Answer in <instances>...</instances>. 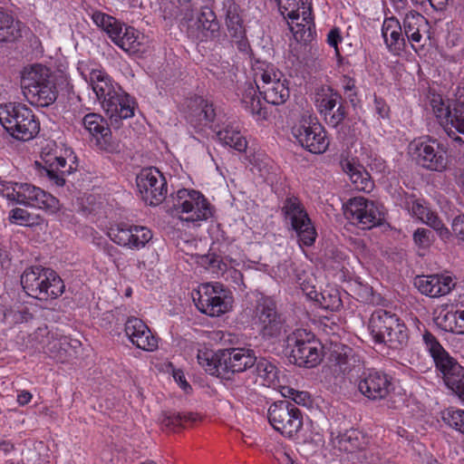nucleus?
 Wrapping results in <instances>:
<instances>
[{"label": "nucleus", "mask_w": 464, "mask_h": 464, "mask_svg": "<svg viewBox=\"0 0 464 464\" xmlns=\"http://www.w3.org/2000/svg\"><path fill=\"white\" fill-rule=\"evenodd\" d=\"M31 399L32 394L26 391H23L17 395V402L21 406L27 404L31 401Z\"/></svg>", "instance_id": "338daca9"}, {"label": "nucleus", "mask_w": 464, "mask_h": 464, "mask_svg": "<svg viewBox=\"0 0 464 464\" xmlns=\"http://www.w3.org/2000/svg\"><path fill=\"white\" fill-rule=\"evenodd\" d=\"M277 459L279 464H296L293 457L287 452H281Z\"/></svg>", "instance_id": "774afa93"}, {"label": "nucleus", "mask_w": 464, "mask_h": 464, "mask_svg": "<svg viewBox=\"0 0 464 464\" xmlns=\"http://www.w3.org/2000/svg\"><path fill=\"white\" fill-rule=\"evenodd\" d=\"M414 284L421 294L430 297L446 295L455 285L452 277L448 275L417 276Z\"/></svg>", "instance_id": "c85d7f7f"}, {"label": "nucleus", "mask_w": 464, "mask_h": 464, "mask_svg": "<svg viewBox=\"0 0 464 464\" xmlns=\"http://www.w3.org/2000/svg\"><path fill=\"white\" fill-rule=\"evenodd\" d=\"M369 331L376 343H386L392 349H401L409 340L405 324L389 311L375 310L369 321Z\"/></svg>", "instance_id": "20e7f679"}, {"label": "nucleus", "mask_w": 464, "mask_h": 464, "mask_svg": "<svg viewBox=\"0 0 464 464\" xmlns=\"http://www.w3.org/2000/svg\"><path fill=\"white\" fill-rule=\"evenodd\" d=\"M197 360L198 364L209 374L228 382L232 381V349L213 352L208 349L198 350Z\"/></svg>", "instance_id": "aec40b11"}, {"label": "nucleus", "mask_w": 464, "mask_h": 464, "mask_svg": "<svg viewBox=\"0 0 464 464\" xmlns=\"http://www.w3.org/2000/svg\"><path fill=\"white\" fill-rule=\"evenodd\" d=\"M188 106L191 111L188 116L190 122L196 121L199 125H208L214 121L216 113L213 104L202 97H195Z\"/></svg>", "instance_id": "c9c22d12"}, {"label": "nucleus", "mask_w": 464, "mask_h": 464, "mask_svg": "<svg viewBox=\"0 0 464 464\" xmlns=\"http://www.w3.org/2000/svg\"><path fill=\"white\" fill-rule=\"evenodd\" d=\"M248 142L246 138L240 133L234 132V150H237L239 152H245V160H248L251 164L253 163L252 159H250V154L248 153Z\"/></svg>", "instance_id": "4d7b16f0"}, {"label": "nucleus", "mask_w": 464, "mask_h": 464, "mask_svg": "<svg viewBox=\"0 0 464 464\" xmlns=\"http://www.w3.org/2000/svg\"><path fill=\"white\" fill-rule=\"evenodd\" d=\"M198 263L205 268H215L218 266L219 260L215 255H202L198 257Z\"/></svg>", "instance_id": "052dcab7"}, {"label": "nucleus", "mask_w": 464, "mask_h": 464, "mask_svg": "<svg viewBox=\"0 0 464 464\" xmlns=\"http://www.w3.org/2000/svg\"><path fill=\"white\" fill-rule=\"evenodd\" d=\"M172 214H186L180 219L199 226L200 221L212 217V208L205 197L197 190L181 188L171 195Z\"/></svg>", "instance_id": "0eeeda50"}, {"label": "nucleus", "mask_w": 464, "mask_h": 464, "mask_svg": "<svg viewBox=\"0 0 464 464\" xmlns=\"http://www.w3.org/2000/svg\"><path fill=\"white\" fill-rule=\"evenodd\" d=\"M452 233L459 239L464 241V215L457 216L451 225Z\"/></svg>", "instance_id": "13d9d810"}, {"label": "nucleus", "mask_w": 464, "mask_h": 464, "mask_svg": "<svg viewBox=\"0 0 464 464\" xmlns=\"http://www.w3.org/2000/svg\"><path fill=\"white\" fill-rule=\"evenodd\" d=\"M89 81L111 124H118L120 121L134 115L135 102L129 94L121 93V87L116 88L105 72L92 70Z\"/></svg>", "instance_id": "f257e3e1"}, {"label": "nucleus", "mask_w": 464, "mask_h": 464, "mask_svg": "<svg viewBox=\"0 0 464 464\" xmlns=\"http://www.w3.org/2000/svg\"><path fill=\"white\" fill-rule=\"evenodd\" d=\"M332 361L334 371L343 375L349 373L360 363L359 357L351 347L346 345L335 346L332 353Z\"/></svg>", "instance_id": "473e14b6"}, {"label": "nucleus", "mask_w": 464, "mask_h": 464, "mask_svg": "<svg viewBox=\"0 0 464 464\" xmlns=\"http://www.w3.org/2000/svg\"><path fill=\"white\" fill-rule=\"evenodd\" d=\"M340 165L343 171L349 177L354 189L363 192L372 190L374 183L356 158L351 157L348 153H342Z\"/></svg>", "instance_id": "a878e982"}, {"label": "nucleus", "mask_w": 464, "mask_h": 464, "mask_svg": "<svg viewBox=\"0 0 464 464\" xmlns=\"http://www.w3.org/2000/svg\"><path fill=\"white\" fill-rule=\"evenodd\" d=\"M173 377H174L175 381L179 383L180 387L183 390L186 391L188 388L190 389V385L186 381L184 373H183L182 371H180V370L174 371Z\"/></svg>", "instance_id": "69168bd1"}, {"label": "nucleus", "mask_w": 464, "mask_h": 464, "mask_svg": "<svg viewBox=\"0 0 464 464\" xmlns=\"http://www.w3.org/2000/svg\"><path fill=\"white\" fill-rule=\"evenodd\" d=\"M135 226L127 223L115 224L109 228L108 236L118 246L127 247V243H130V237Z\"/></svg>", "instance_id": "a18cd8bd"}, {"label": "nucleus", "mask_w": 464, "mask_h": 464, "mask_svg": "<svg viewBox=\"0 0 464 464\" xmlns=\"http://www.w3.org/2000/svg\"><path fill=\"white\" fill-rule=\"evenodd\" d=\"M21 285L26 295L39 301L54 300L61 296L65 285L53 269L42 266H32L21 276Z\"/></svg>", "instance_id": "f03ea898"}, {"label": "nucleus", "mask_w": 464, "mask_h": 464, "mask_svg": "<svg viewBox=\"0 0 464 464\" xmlns=\"http://www.w3.org/2000/svg\"><path fill=\"white\" fill-rule=\"evenodd\" d=\"M282 212L292 228L295 231L301 246H311L317 237L316 229L301 200L294 196L287 197Z\"/></svg>", "instance_id": "9b49d317"}, {"label": "nucleus", "mask_w": 464, "mask_h": 464, "mask_svg": "<svg viewBox=\"0 0 464 464\" xmlns=\"http://www.w3.org/2000/svg\"><path fill=\"white\" fill-rule=\"evenodd\" d=\"M113 42L122 50L130 52L135 48V44L137 42L134 29L131 27H126L124 32L118 34L117 38H114Z\"/></svg>", "instance_id": "8fccbe9b"}, {"label": "nucleus", "mask_w": 464, "mask_h": 464, "mask_svg": "<svg viewBox=\"0 0 464 464\" xmlns=\"http://www.w3.org/2000/svg\"><path fill=\"white\" fill-rule=\"evenodd\" d=\"M405 208L412 217L432 227L442 239L449 238L450 235V230L444 226L437 214L431 211L427 206L423 205L420 200L412 197L407 198L405 200Z\"/></svg>", "instance_id": "bb28decb"}, {"label": "nucleus", "mask_w": 464, "mask_h": 464, "mask_svg": "<svg viewBox=\"0 0 464 464\" xmlns=\"http://www.w3.org/2000/svg\"><path fill=\"white\" fill-rule=\"evenodd\" d=\"M433 240L434 237L432 232L427 228H418L413 234V241L420 248H429L433 243Z\"/></svg>", "instance_id": "864d4df0"}, {"label": "nucleus", "mask_w": 464, "mask_h": 464, "mask_svg": "<svg viewBox=\"0 0 464 464\" xmlns=\"http://www.w3.org/2000/svg\"><path fill=\"white\" fill-rule=\"evenodd\" d=\"M434 322L441 330L456 333V311L449 309V306H441L435 311Z\"/></svg>", "instance_id": "c03bdc74"}, {"label": "nucleus", "mask_w": 464, "mask_h": 464, "mask_svg": "<svg viewBox=\"0 0 464 464\" xmlns=\"http://www.w3.org/2000/svg\"><path fill=\"white\" fill-rule=\"evenodd\" d=\"M409 153L418 165L431 171H443L449 164L447 149L429 136L414 139L409 144Z\"/></svg>", "instance_id": "9d476101"}, {"label": "nucleus", "mask_w": 464, "mask_h": 464, "mask_svg": "<svg viewBox=\"0 0 464 464\" xmlns=\"http://www.w3.org/2000/svg\"><path fill=\"white\" fill-rule=\"evenodd\" d=\"M44 166L40 169L42 176H46L56 186L63 187L65 184L63 175L72 172V167L63 169L66 167V160L63 157H49L44 159Z\"/></svg>", "instance_id": "f704fd0d"}, {"label": "nucleus", "mask_w": 464, "mask_h": 464, "mask_svg": "<svg viewBox=\"0 0 464 464\" xmlns=\"http://www.w3.org/2000/svg\"><path fill=\"white\" fill-rule=\"evenodd\" d=\"M0 123L13 138L24 141L32 140L40 130L33 111L22 103L0 104Z\"/></svg>", "instance_id": "39448f33"}, {"label": "nucleus", "mask_w": 464, "mask_h": 464, "mask_svg": "<svg viewBox=\"0 0 464 464\" xmlns=\"http://www.w3.org/2000/svg\"><path fill=\"white\" fill-rule=\"evenodd\" d=\"M344 214L352 223L362 229H371L384 219L382 206L362 197L351 198L346 204Z\"/></svg>", "instance_id": "dca6fc26"}, {"label": "nucleus", "mask_w": 464, "mask_h": 464, "mask_svg": "<svg viewBox=\"0 0 464 464\" xmlns=\"http://www.w3.org/2000/svg\"><path fill=\"white\" fill-rule=\"evenodd\" d=\"M269 274L275 279L283 282L298 283L301 280V275L291 260H284V262L278 263L271 268Z\"/></svg>", "instance_id": "a19ab883"}, {"label": "nucleus", "mask_w": 464, "mask_h": 464, "mask_svg": "<svg viewBox=\"0 0 464 464\" xmlns=\"http://www.w3.org/2000/svg\"><path fill=\"white\" fill-rule=\"evenodd\" d=\"M23 24L0 8V42L11 43L22 37Z\"/></svg>", "instance_id": "e433bc0d"}, {"label": "nucleus", "mask_w": 464, "mask_h": 464, "mask_svg": "<svg viewBox=\"0 0 464 464\" xmlns=\"http://www.w3.org/2000/svg\"><path fill=\"white\" fill-rule=\"evenodd\" d=\"M279 392L284 397L293 400L296 404L304 406L310 402V395L308 392L297 391L287 386L285 383Z\"/></svg>", "instance_id": "3c124183"}, {"label": "nucleus", "mask_w": 464, "mask_h": 464, "mask_svg": "<svg viewBox=\"0 0 464 464\" xmlns=\"http://www.w3.org/2000/svg\"><path fill=\"white\" fill-rule=\"evenodd\" d=\"M303 290L306 293V295L320 304V305L328 310H337L341 304L342 301L339 296L337 290L334 289H325L320 293H318L314 287H312L311 290L307 291V288L304 287Z\"/></svg>", "instance_id": "58836bf2"}, {"label": "nucleus", "mask_w": 464, "mask_h": 464, "mask_svg": "<svg viewBox=\"0 0 464 464\" xmlns=\"http://www.w3.org/2000/svg\"><path fill=\"white\" fill-rule=\"evenodd\" d=\"M136 183L145 203L157 206L165 199L167 181L158 169L147 168L141 169L137 175Z\"/></svg>", "instance_id": "6ab92c4d"}, {"label": "nucleus", "mask_w": 464, "mask_h": 464, "mask_svg": "<svg viewBox=\"0 0 464 464\" xmlns=\"http://www.w3.org/2000/svg\"><path fill=\"white\" fill-rule=\"evenodd\" d=\"M391 380L382 372H363L357 380V388L362 395L372 401L382 400L391 391Z\"/></svg>", "instance_id": "5701e85b"}, {"label": "nucleus", "mask_w": 464, "mask_h": 464, "mask_svg": "<svg viewBox=\"0 0 464 464\" xmlns=\"http://www.w3.org/2000/svg\"><path fill=\"white\" fill-rule=\"evenodd\" d=\"M27 101L37 107H48L58 97V90L50 69L34 64L26 70L21 82Z\"/></svg>", "instance_id": "7ed1b4c3"}, {"label": "nucleus", "mask_w": 464, "mask_h": 464, "mask_svg": "<svg viewBox=\"0 0 464 464\" xmlns=\"http://www.w3.org/2000/svg\"><path fill=\"white\" fill-rule=\"evenodd\" d=\"M292 134L296 141L311 153L322 154L330 144L324 128L309 111L301 114L292 127Z\"/></svg>", "instance_id": "1a4fd4ad"}, {"label": "nucleus", "mask_w": 464, "mask_h": 464, "mask_svg": "<svg viewBox=\"0 0 464 464\" xmlns=\"http://www.w3.org/2000/svg\"><path fill=\"white\" fill-rule=\"evenodd\" d=\"M382 37L386 48L393 55H400L405 49L406 40L401 24L397 17L384 18L382 25Z\"/></svg>", "instance_id": "7c9ffc66"}, {"label": "nucleus", "mask_w": 464, "mask_h": 464, "mask_svg": "<svg viewBox=\"0 0 464 464\" xmlns=\"http://www.w3.org/2000/svg\"><path fill=\"white\" fill-rule=\"evenodd\" d=\"M45 336V340L40 341L43 343L44 352L51 358L59 362H65L75 353V349L80 346V342L72 340L67 336L61 335L55 337L53 334H50L47 328H38L36 337Z\"/></svg>", "instance_id": "4be33fe9"}, {"label": "nucleus", "mask_w": 464, "mask_h": 464, "mask_svg": "<svg viewBox=\"0 0 464 464\" xmlns=\"http://www.w3.org/2000/svg\"><path fill=\"white\" fill-rule=\"evenodd\" d=\"M256 86L252 83L248 84L242 94L241 104L256 121H262L266 120L267 111L256 95Z\"/></svg>", "instance_id": "72a5a7b5"}, {"label": "nucleus", "mask_w": 464, "mask_h": 464, "mask_svg": "<svg viewBox=\"0 0 464 464\" xmlns=\"http://www.w3.org/2000/svg\"><path fill=\"white\" fill-rule=\"evenodd\" d=\"M341 96L329 87H322L315 93L314 102L323 115H328L337 104H341Z\"/></svg>", "instance_id": "4c0bfd02"}, {"label": "nucleus", "mask_w": 464, "mask_h": 464, "mask_svg": "<svg viewBox=\"0 0 464 464\" xmlns=\"http://www.w3.org/2000/svg\"><path fill=\"white\" fill-rule=\"evenodd\" d=\"M374 110L375 112L382 119L389 117L390 108L382 98H374Z\"/></svg>", "instance_id": "680f3d73"}, {"label": "nucleus", "mask_w": 464, "mask_h": 464, "mask_svg": "<svg viewBox=\"0 0 464 464\" xmlns=\"http://www.w3.org/2000/svg\"><path fill=\"white\" fill-rule=\"evenodd\" d=\"M256 380L262 386L273 388L280 391L286 382V377L283 371L277 365L266 358H261L256 362Z\"/></svg>", "instance_id": "c756f323"}, {"label": "nucleus", "mask_w": 464, "mask_h": 464, "mask_svg": "<svg viewBox=\"0 0 464 464\" xmlns=\"http://www.w3.org/2000/svg\"><path fill=\"white\" fill-rule=\"evenodd\" d=\"M324 119H325V121L327 122V124L335 128L340 123H342L343 121L345 119L346 111H345V108L342 104H339L336 111H330V113H328V115H324Z\"/></svg>", "instance_id": "5fc2aeb1"}, {"label": "nucleus", "mask_w": 464, "mask_h": 464, "mask_svg": "<svg viewBox=\"0 0 464 464\" xmlns=\"http://www.w3.org/2000/svg\"><path fill=\"white\" fill-rule=\"evenodd\" d=\"M7 198L20 205L38 208L50 213L59 209V200L55 197L28 183H14Z\"/></svg>", "instance_id": "a211bd4d"}, {"label": "nucleus", "mask_w": 464, "mask_h": 464, "mask_svg": "<svg viewBox=\"0 0 464 464\" xmlns=\"http://www.w3.org/2000/svg\"><path fill=\"white\" fill-rule=\"evenodd\" d=\"M198 419V414L193 412L165 411L160 417V422L169 430H175L177 428L197 421Z\"/></svg>", "instance_id": "ea45409f"}, {"label": "nucleus", "mask_w": 464, "mask_h": 464, "mask_svg": "<svg viewBox=\"0 0 464 464\" xmlns=\"http://www.w3.org/2000/svg\"><path fill=\"white\" fill-rule=\"evenodd\" d=\"M217 289L210 285H204L193 295V301L197 308L203 314L210 316H219L227 312L230 305L228 303L217 295Z\"/></svg>", "instance_id": "b1692460"}, {"label": "nucleus", "mask_w": 464, "mask_h": 464, "mask_svg": "<svg viewBox=\"0 0 464 464\" xmlns=\"http://www.w3.org/2000/svg\"><path fill=\"white\" fill-rule=\"evenodd\" d=\"M456 334H464V309L456 311Z\"/></svg>", "instance_id": "0e129e2a"}, {"label": "nucleus", "mask_w": 464, "mask_h": 464, "mask_svg": "<svg viewBox=\"0 0 464 464\" xmlns=\"http://www.w3.org/2000/svg\"><path fill=\"white\" fill-rule=\"evenodd\" d=\"M434 107L436 117L440 120L444 130L454 140L464 142V87H458L455 92L453 109L444 106Z\"/></svg>", "instance_id": "f3484780"}, {"label": "nucleus", "mask_w": 464, "mask_h": 464, "mask_svg": "<svg viewBox=\"0 0 464 464\" xmlns=\"http://www.w3.org/2000/svg\"><path fill=\"white\" fill-rule=\"evenodd\" d=\"M423 341L445 385L456 393L464 384V367L450 356L432 334L426 332Z\"/></svg>", "instance_id": "423d86ee"}, {"label": "nucleus", "mask_w": 464, "mask_h": 464, "mask_svg": "<svg viewBox=\"0 0 464 464\" xmlns=\"http://www.w3.org/2000/svg\"><path fill=\"white\" fill-rule=\"evenodd\" d=\"M9 220L13 224L28 225L31 221V215L23 208H14L9 213Z\"/></svg>", "instance_id": "6e6d98bb"}, {"label": "nucleus", "mask_w": 464, "mask_h": 464, "mask_svg": "<svg viewBox=\"0 0 464 464\" xmlns=\"http://www.w3.org/2000/svg\"><path fill=\"white\" fill-rule=\"evenodd\" d=\"M257 64L258 67L253 70L255 84L259 92L268 103H284L289 97V88L285 75L265 63L258 62Z\"/></svg>", "instance_id": "6e6552de"}, {"label": "nucleus", "mask_w": 464, "mask_h": 464, "mask_svg": "<svg viewBox=\"0 0 464 464\" xmlns=\"http://www.w3.org/2000/svg\"><path fill=\"white\" fill-rule=\"evenodd\" d=\"M402 30L404 37L411 43L412 49L416 50L415 44H420L423 38V33L429 29L427 18L416 11H409L402 19Z\"/></svg>", "instance_id": "2f4dec72"}, {"label": "nucleus", "mask_w": 464, "mask_h": 464, "mask_svg": "<svg viewBox=\"0 0 464 464\" xmlns=\"http://www.w3.org/2000/svg\"><path fill=\"white\" fill-rule=\"evenodd\" d=\"M290 357L300 367L313 368L323 359L321 343L304 330H297L287 338Z\"/></svg>", "instance_id": "f8f14e48"}, {"label": "nucleus", "mask_w": 464, "mask_h": 464, "mask_svg": "<svg viewBox=\"0 0 464 464\" xmlns=\"http://www.w3.org/2000/svg\"><path fill=\"white\" fill-rule=\"evenodd\" d=\"M84 129L97 140L100 149L111 152L115 146L111 141V131L107 121L97 113H88L82 120Z\"/></svg>", "instance_id": "cd10ccee"}, {"label": "nucleus", "mask_w": 464, "mask_h": 464, "mask_svg": "<svg viewBox=\"0 0 464 464\" xmlns=\"http://www.w3.org/2000/svg\"><path fill=\"white\" fill-rule=\"evenodd\" d=\"M124 332L129 340L137 348L153 351L158 347V340L147 324L137 317H129L125 323Z\"/></svg>", "instance_id": "393cba45"}, {"label": "nucleus", "mask_w": 464, "mask_h": 464, "mask_svg": "<svg viewBox=\"0 0 464 464\" xmlns=\"http://www.w3.org/2000/svg\"><path fill=\"white\" fill-rule=\"evenodd\" d=\"M442 418L448 425L458 430L463 425L464 410L448 409L443 412Z\"/></svg>", "instance_id": "603ef678"}, {"label": "nucleus", "mask_w": 464, "mask_h": 464, "mask_svg": "<svg viewBox=\"0 0 464 464\" xmlns=\"http://www.w3.org/2000/svg\"><path fill=\"white\" fill-rule=\"evenodd\" d=\"M327 44L334 47L336 53H339L338 44L342 41L341 30L337 27H334L329 31L327 34Z\"/></svg>", "instance_id": "bf43d9fd"}, {"label": "nucleus", "mask_w": 464, "mask_h": 464, "mask_svg": "<svg viewBox=\"0 0 464 464\" xmlns=\"http://www.w3.org/2000/svg\"><path fill=\"white\" fill-rule=\"evenodd\" d=\"M181 25L186 27L189 38L199 42L214 37L219 29L215 13L208 6H203L196 17L188 18L186 14Z\"/></svg>", "instance_id": "412c9836"}, {"label": "nucleus", "mask_w": 464, "mask_h": 464, "mask_svg": "<svg viewBox=\"0 0 464 464\" xmlns=\"http://www.w3.org/2000/svg\"><path fill=\"white\" fill-rule=\"evenodd\" d=\"M251 323L264 338L276 337L283 330V321L276 312L275 302L264 295L256 299L254 314H251Z\"/></svg>", "instance_id": "2eb2a0df"}, {"label": "nucleus", "mask_w": 464, "mask_h": 464, "mask_svg": "<svg viewBox=\"0 0 464 464\" xmlns=\"http://www.w3.org/2000/svg\"><path fill=\"white\" fill-rule=\"evenodd\" d=\"M334 443L341 450L347 452H352L360 446L355 430H349L338 435L334 440Z\"/></svg>", "instance_id": "09e8293b"}, {"label": "nucleus", "mask_w": 464, "mask_h": 464, "mask_svg": "<svg viewBox=\"0 0 464 464\" xmlns=\"http://www.w3.org/2000/svg\"><path fill=\"white\" fill-rule=\"evenodd\" d=\"M217 138L223 145L232 147V133L227 128L218 130Z\"/></svg>", "instance_id": "e2e57ef3"}, {"label": "nucleus", "mask_w": 464, "mask_h": 464, "mask_svg": "<svg viewBox=\"0 0 464 464\" xmlns=\"http://www.w3.org/2000/svg\"><path fill=\"white\" fill-rule=\"evenodd\" d=\"M256 356L253 350L246 347H234V373L243 372L254 366Z\"/></svg>", "instance_id": "37998d69"}, {"label": "nucleus", "mask_w": 464, "mask_h": 464, "mask_svg": "<svg viewBox=\"0 0 464 464\" xmlns=\"http://www.w3.org/2000/svg\"><path fill=\"white\" fill-rule=\"evenodd\" d=\"M92 18L93 23L105 31L112 41L117 38L118 34L122 33L121 23L111 15L96 11L92 14Z\"/></svg>", "instance_id": "79ce46f5"}, {"label": "nucleus", "mask_w": 464, "mask_h": 464, "mask_svg": "<svg viewBox=\"0 0 464 464\" xmlns=\"http://www.w3.org/2000/svg\"><path fill=\"white\" fill-rule=\"evenodd\" d=\"M153 234L150 228L143 226H135L131 236L130 237V243H127V247L131 250H140L143 248L151 239Z\"/></svg>", "instance_id": "49530a36"}, {"label": "nucleus", "mask_w": 464, "mask_h": 464, "mask_svg": "<svg viewBox=\"0 0 464 464\" xmlns=\"http://www.w3.org/2000/svg\"><path fill=\"white\" fill-rule=\"evenodd\" d=\"M283 14L291 20V30L295 36L300 34L301 39H306L312 35L314 28L312 15L311 0H276Z\"/></svg>", "instance_id": "4468645a"}, {"label": "nucleus", "mask_w": 464, "mask_h": 464, "mask_svg": "<svg viewBox=\"0 0 464 464\" xmlns=\"http://www.w3.org/2000/svg\"><path fill=\"white\" fill-rule=\"evenodd\" d=\"M237 24L239 26V31L234 26V43L237 44L240 58L248 61L249 63L252 64V50L245 36L246 30L243 28L240 20L237 21Z\"/></svg>", "instance_id": "de8ad7c7"}, {"label": "nucleus", "mask_w": 464, "mask_h": 464, "mask_svg": "<svg viewBox=\"0 0 464 464\" xmlns=\"http://www.w3.org/2000/svg\"><path fill=\"white\" fill-rule=\"evenodd\" d=\"M271 426L285 437H293L303 427L301 411L288 401H279L270 405L267 411Z\"/></svg>", "instance_id": "ddd939ff"}]
</instances>
